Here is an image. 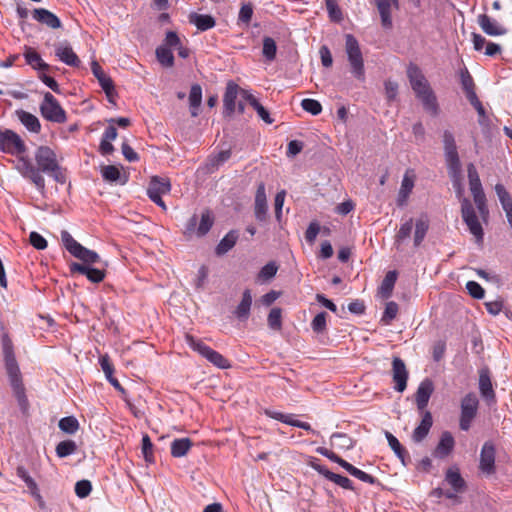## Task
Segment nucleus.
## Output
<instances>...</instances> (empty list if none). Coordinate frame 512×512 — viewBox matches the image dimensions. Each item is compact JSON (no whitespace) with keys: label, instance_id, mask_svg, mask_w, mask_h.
Masks as SVG:
<instances>
[{"label":"nucleus","instance_id":"7ed1b4c3","mask_svg":"<svg viewBox=\"0 0 512 512\" xmlns=\"http://www.w3.org/2000/svg\"><path fill=\"white\" fill-rule=\"evenodd\" d=\"M61 240L63 242V245L69 251L70 254L80 259L88 266L100 262V257L95 251L89 250L86 247L82 246L71 236V234L68 231L63 230L61 232Z\"/></svg>","mask_w":512,"mask_h":512},{"label":"nucleus","instance_id":"6e6552de","mask_svg":"<svg viewBox=\"0 0 512 512\" xmlns=\"http://www.w3.org/2000/svg\"><path fill=\"white\" fill-rule=\"evenodd\" d=\"M171 190L170 181L166 178H160L157 176L152 177L147 188V194L151 201L156 205L166 210V205L162 200V195L168 194Z\"/></svg>","mask_w":512,"mask_h":512},{"label":"nucleus","instance_id":"6ab92c4d","mask_svg":"<svg viewBox=\"0 0 512 512\" xmlns=\"http://www.w3.org/2000/svg\"><path fill=\"white\" fill-rule=\"evenodd\" d=\"M313 468L319 474L323 475L326 479L334 482L338 486H340V487H342L344 489H348V490H353L354 489L353 483H352V481L349 478H347L345 476H342V475H339V474H336L334 472H331L328 468H326L323 465H314Z\"/></svg>","mask_w":512,"mask_h":512},{"label":"nucleus","instance_id":"423d86ee","mask_svg":"<svg viewBox=\"0 0 512 512\" xmlns=\"http://www.w3.org/2000/svg\"><path fill=\"white\" fill-rule=\"evenodd\" d=\"M443 148L445 160L449 171L456 174L461 169L455 138L452 132L445 130L443 133Z\"/></svg>","mask_w":512,"mask_h":512},{"label":"nucleus","instance_id":"a878e982","mask_svg":"<svg viewBox=\"0 0 512 512\" xmlns=\"http://www.w3.org/2000/svg\"><path fill=\"white\" fill-rule=\"evenodd\" d=\"M445 481L456 493H463L466 490V482L458 468H449L445 474Z\"/></svg>","mask_w":512,"mask_h":512},{"label":"nucleus","instance_id":"3c124183","mask_svg":"<svg viewBox=\"0 0 512 512\" xmlns=\"http://www.w3.org/2000/svg\"><path fill=\"white\" fill-rule=\"evenodd\" d=\"M468 179L471 193L483 191L478 172L473 164L468 165Z\"/></svg>","mask_w":512,"mask_h":512},{"label":"nucleus","instance_id":"7c9ffc66","mask_svg":"<svg viewBox=\"0 0 512 512\" xmlns=\"http://www.w3.org/2000/svg\"><path fill=\"white\" fill-rule=\"evenodd\" d=\"M202 103V88L199 84H193L189 93V105L192 117L199 115V107Z\"/></svg>","mask_w":512,"mask_h":512},{"label":"nucleus","instance_id":"de8ad7c7","mask_svg":"<svg viewBox=\"0 0 512 512\" xmlns=\"http://www.w3.org/2000/svg\"><path fill=\"white\" fill-rule=\"evenodd\" d=\"M277 46L276 42L271 37H264L262 54L267 61H273L276 58Z\"/></svg>","mask_w":512,"mask_h":512},{"label":"nucleus","instance_id":"ddd939ff","mask_svg":"<svg viewBox=\"0 0 512 512\" xmlns=\"http://www.w3.org/2000/svg\"><path fill=\"white\" fill-rule=\"evenodd\" d=\"M91 70L93 75L99 82V85L104 90L109 101L112 102V99L115 94L114 84L112 79L103 71L102 67L99 65L97 61H93L91 63Z\"/></svg>","mask_w":512,"mask_h":512},{"label":"nucleus","instance_id":"e2e57ef3","mask_svg":"<svg viewBox=\"0 0 512 512\" xmlns=\"http://www.w3.org/2000/svg\"><path fill=\"white\" fill-rule=\"evenodd\" d=\"M92 490V484L89 480H80L75 484V493L79 498L87 497Z\"/></svg>","mask_w":512,"mask_h":512},{"label":"nucleus","instance_id":"a18cd8bd","mask_svg":"<svg viewBox=\"0 0 512 512\" xmlns=\"http://www.w3.org/2000/svg\"><path fill=\"white\" fill-rule=\"evenodd\" d=\"M413 225L412 218H409L401 224L397 234L395 235V243L397 245H400L411 236Z\"/></svg>","mask_w":512,"mask_h":512},{"label":"nucleus","instance_id":"13d9d810","mask_svg":"<svg viewBox=\"0 0 512 512\" xmlns=\"http://www.w3.org/2000/svg\"><path fill=\"white\" fill-rule=\"evenodd\" d=\"M153 443L151 442L150 437L145 434L142 437V453L144 459L148 463L154 462V454H153Z\"/></svg>","mask_w":512,"mask_h":512},{"label":"nucleus","instance_id":"4c0bfd02","mask_svg":"<svg viewBox=\"0 0 512 512\" xmlns=\"http://www.w3.org/2000/svg\"><path fill=\"white\" fill-rule=\"evenodd\" d=\"M429 229V221L427 217L422 216L415 222V232H414V246L418 247L423 242L427 231Z\"/></svg>","mask_w":512,"mask_h":512},{"label":"nucleus","instance_id":"cd10ccee","mask_svg":"<svg viewBox=\"0 0 512 512\" xmlns=\"http://www.w3.org/2000/svg\"><path fill=\"white\" fill-rule=\"evenodd\" d=\"M238 232L235 230L229 231L218 243L215 248V253L218 256H222L230 251L238 240Z\"/></svg>","mask_w":512,"mask_h":512},{"label":"nucleus","instance_id":"8fccbe9b","mask_svg":"<svg viewBox=\"0 0 512 512\" xmlns=\"http://www.w3.org/2000/svg\"><path fill=\"white\" fill-rule=\"evenodd\" d=\"M205 358L220 369H226L230 367L229 361L212 348H210L209 352L205 355Z\"/></svg>","mask_w":512,"mask_h":512},{"label":"nucleus","instance_id":"6e6d98bb","mask_svg":"<svg viewBox=\"0 0 512 512\" xmlns=\"http://www.w3.org/2000/svg\"><path fill=\"white\" fill-rule=\"evenodd\" d=\"M186 343L194 350L197 351L200 355L205 357V355L209 352L210 347L204 344L202 341L196 339L192 335H186L185 337Z\"/></svg>","mask_w":512,"mask_h":512},{"label":"nucleus","instance_id":"4d7b16f0","mask_svg":"<svg viewBox=\"0 0 512 512\" xmlns=\"http://www.w3.org/2000/svg\"><path fill=\"white\" fill-rule=\"evenodd\" d=\"M281 314H282V311L280 308L275 307L270 310L267 321H268V325L271 329L277 330V331L281 329V327H282V320H281L282 315Z\"/></svg>","mask_w":512,"mask_h":512},{"label":"nucleus","instance_id":"680f3d73","mask_svg":"<svg viewBox=\"0 0 512 512\" xmlns=\"http://www.w3.org/2000/svg\"><path fill=\"white\" fill-rule=\"evenodd\" d=\"M326 312L318 313L311 322L312 330L316 333H322L326 329Z\"/></svg>","mask_w":512,"mask_h":512},{"label":"nucleus","instance_id":"79ce46f5","mask_svg":"<svg viewBox=\"0 0 512 512\" xmlns=\"http://www.w3.org/2000/svg\"><path fill=\"white\" fill-rule=\"evenodd\" d=\"M58 426L64 433L73 435L79 429V422L74 416H66L59 420Z\"/></svg>","mask_w":512,"mask_h":512},{"label":"nucleus","instance_id":"37998d69","mask_svg":"<svg viewBox=\"0 0 512 512\" xmlns=\"http://www.w3.org/2000/svg\"><path fill=\"white\" fill-rule=\"evenodd\" d=\"M385 437L388 441V444L390 448L393 450V452L396 454V456L402 461L404 464L405 456L407 455L406 450L404 447L400 444L399 440L390 432H385Z\"/></svg>","mask_w":512,"mask_h":512},{"label":"nucleus","instance_id":"a211bd4d","mask_svg":"<svg viewBox=\"0 0 512 512\" xmlns=\"http://www.w3.org/2000/svg\"><path fill=\"white\" fill-rule=\"evenodd\" d=\"M478 24L483 32L489 36H500L507 32L505 27H503L496 20H493L486 14H481L478 16Z\"/></svg>","mask_w":512,"mask_h":512},{"label":"nucleus","instance_id":"58836bf2","mask_svg":"<svg viewBox=\"0 0 512 512\" xmlns=\"http://www.w3.org/2000/svg\"><path fill=\"white\" fill-rule=\"evenodd\" d=\"M165 42L170 47L176 49L181 58H187L189 56V49L181 44L180 38L174 31H168L166 33Z\"/></svg>","mask_w":512,"mask_h":512},{"label":"nucleus","instance_id":"338daca9","mask_svg":"<svg viewBox=\"0 0 512 512\" xmlns=\"http://www.w3.org/2000/svg\"><path fill=\"white\" fill-rule=\"evenodd\" d=\"M384 87L388 102L394 101L398 94V84L395 81L387 80L384 83Z\"/></svg>","mask_w":512,"mask_h":512},{"label":"nucleus","instance_id":"c756f323","mask_svg":"<svg viewBox=\"0 0 512 512\" xmlns=\"http://www.w3.org/2000/svg\"><path fill=\"white\" fill-rule=\"evenodd\" d=\"M189 21L200 31L209 30L216 24L215 19L211 15L207 14L191 13L189 15Z\"/></svg>","mask_w":512,"mask_h":512},{"label":"nucleus","instance_id":"aec40b11","mask_svg":"<svg viewBox=\"0 0 512 512\" xmlns=\"http://www.w3.org/2000/svg\"><path fill=\"white\" fill-rule=\"evenodd\" d=\"M479 390L488 402H495V392L493 390L490 373L487 368L481 369L479 373Z\"/></svg>","mask_w":512,"mask_h":512},{"label":"nucleus","instance_id":"052dcab7","mask_svg":"<svg viewBox=\"0 0 512 512\" xmlns=\"http://www.w3.org/2000/svg\"><path fill=\"white\" fill-rule=\"evenodd\" d=\"M277 270H278V267L275 265V263H273V262L267 263L259 271L258 279L263 280V281L270 280L276 275Z\"/></svg>","mask_w":512,"mask_h":512},{"label":"nucleus","instance_id":"dca6fc26","mask_svg":"<svg viewBox=\"0 0 512 512\" xmlns=\"http://www.w3.org/2000/svg\"><path fill=\"white\" fill-rule=\"evenodd\" d=\"M55 55L68 66L78 67L80 65V59L67 42L56 45Z\"/></svg>","mask_w":512,"mask_h":512},{"label":"nucleus","instance_id":"a19ab883","mask_svg":"<svg viewBox=\"0 0 512 512\" xmlns=\"http://www.w3.org/2000/svg\"><path fill=\"white\" fill-rule=\"evenodd\" d=\"M27 64L37 70H47L49 65L45 63L41 56L34 50L28 49L24 54Z\"/></svg>","mask_w":512,"mask_h":512},{"label":"nucleus","instance_id":"39448f33","mask_svg":"<svg viewBox=\"0 0 512 512\" xmlns=\"http://www.w3.org/2000/svg\"><path fill=\"white\" fill-rule=\"evenodd\" d=\"M41 115L48 121L55 123H64L66 121V113L60 106L57 99L49 92L44 94L43 102L40 105Z\"/></svg>","mask_w":512,"mask_h":512},{"label":"nucleus","instance_id":"ea45409f","mask_svg":"<svg viewBox=\"0 0 512 512\" xmlns=\"http://www.w3.org/2000/svg\"><path fill=\"white\" fill-rule=\"evenodd\" d=\"M101 174L104 180L108 182H118L120 184H125L127 181L126 177H122L119 168L114 165L103 166L101 169Z\"/></svg>","mask_w":512,"mask_h":512},{"label":"nucleus","instance_id":"412c9836","mask_svg":"<svg viewBox=\"0 0 512 512\" xmlns=\"http://www.w3.org/2000/svg\"><path fill=\"white\" fill-rule=\"evenodd\" d=\"M433 425L432 414L429 411H425L422 416L420 424L414 429L412 439L416 443L423 441L428 435Z\"/></svg>","mask_w":512,"mask_h":512},{"label":"nucleus","instance_id":"774afa93","mask_svg":"<svg viewBox=\"0 0 512 512\" xmlns=\"http://www.w3.org/2000/svg\"><path fill=\"white\" fill-rule=\"evenodd\" d=\"M320 229H321V227H320L319 223L316 222V221H312L309 224V226H308V228H307V230L305 232V239H306V241L308 243H310V244L314 243L317 235L320 232Z\"/></svg>","mask_w":512,"mask_h":512},{"label":"nucleus","instance_id":"4be33fe9","mask_svg":"<svg viewBox=\"0 0 512 512\" xmlns=\"http://www.w3.org/2000/svg\"><path fill=\"white\" fill-rule=\"evenodd\" d=\"M398 3L399 0H375L384 28H390L392 26L391 5L398 7Z\"/></svg>","mask_w":512,"mask_h":512},{"label":"nucleus","instance_id":"b1692460","mask_svg":"<svg viewBox=\"0 0 512 512\" xmlns=\"http://www.w3.org/2000/svg\"><path fill=\"white\" fill-rule=\"evenodd\" d=\"M454 444L455 441L452 434L448 431L443 432L439 443L434 450V456L438 458H445L452 452Z\"/></svg>","mask_w":512,"mask_h":512},{"label":"nucleus","instance_id":"473e14b6","mask_svg":"<svg viewBox=\"0 0 512 512\" xmlns=\"http://www.w3.org/2000/svg\"><path fill=\"white\" fill-rule=\"evenodd\" d=\"M397 280V272L389 271L381 282L378 289L379 294L382 298L387 299L391 296L393 288Z\"/></svg>","mask_w":512,"mask_h":512},{"label":"nucleus","instance_id":"f03ea898","mask_svg":"<svg viewBox=\"0 0 512 512\" xmlns=\"http://www.w3.org/2000/svg\"><path fill=\"white\" fill-rule=\"evenodd\" d=\"M345 49L353 76L359 80H365V68L362 52L358 40L352 35L345 36Z\"/></svg>","mask_w":512,"mask_h":512},{"label":"nucleus","instance_id":"9b49d317","mask_svg":"<svg viewBox=\"0 0 512 512\" xmlns=\"http://www.w3.org/2000/svg\"><path fill=\"white\" fill-rule=\"evenodd\" d=\"M392 376L395 382V390L403 392L407 387L408 371L404 361L399 357H394L392 361Z\"/></svg>","mask_w":512,"mask_h":512},{"label":"nucleus","instance_id":"09e8293b","mask_svg":"<svg viewBox=\"0 0 512 512\" xmlns=\"http://www.w3.org/2000/svg\"><path fill=\"white\" fill-rule=\"evenodd\" d=\"M503 210L512 208V198L504 185L497 183L494 187Z\"/></svg>","mask_w":512,"mask_h":512},{"label":"nucleus","instance_id":"72a5a7b5","mask_svg":"<svg viewBox=\"0 0 512 512\" xmlns=\"http://www.w3.org/2000/svg\"><path fill=\"white\" fill-rule=\"evenodd\" d=\"M417 98L421 101L426 112H428L432 116L438 115L439 106L437 103V98L432 90L418 96Z\"/></svg>","mask_w":512,"mask_h":512},{"label":"nucleus","instance_id":"5fc2aeb1","mask_svg":"<svg viewBox=\"0 0 512 512\" xmlns=\"http://www.w3.org/2000/svg\"><path fill=\"white\" fill-rule=\"evenodd\" d=\"M398 313V304L394 301L386 303L384 313L381 318V322L384 325H389L394 320Z\"/></svg>","mask_w":512,"mask_h":512},{"label":"nucleus","instance_id":"603ef678","mask_svg":"<svg viewBox=\"0 0 512 512\" xmlns=\"http://www.w3.org/2000/svg\"><path fill=\"white\" fill-rule=\"evenodd\" d=\"M325 4L330 20L337 23L341 22L343 14L338 6L337 0H325Z\"/></svg>","mask_w":512,"mask_h":512},{"label":"nucleus","instance_id":"5701e85b","mask_svg":"<svg viewBox=\"0 0 512 512\" xmlns=\"http://www.w3.org/2000/svg\"><path fill=\"white\" fill-rule=\"evenodd\" d=\"M33 18L52 29H58L61 27L60 19L55 14L44 8L34 9Z\"/></svg>","mask_w":512,"mask_h":512},{"label":"nucleus","instance_id":"1a4fd4ad","mask_svg":"<svg viewBox=\"0 0 512 512\" xmlns=\"http://www.w3.org/2000/svg\"><path fill=\"white\" fill-rule=\"evenodd\" d=\"M478 409V399L475 394H467L461 401V417L460 429L463 431L469 430L471 422L476 416Z\"/></svg>","mask_w":512,"mask_h":512},{"label":"nucleus","instance_id":"20e7f679","mask_svg":"<svg viewBox=\"0 0 512 512\" xmlns=\"http://www.w3.org/2000/svg\"><path fill=\"white\" fill-rule=\"evenodd\" d=\"M461 216L476 241L482 242L484 236L482 225L478 220L472 203L467 198H463L461 201Z\"/></svg>","mask_w":512,"mask_h":512},{"label":"nucleus","instance_id":"864d4df0","mask_svg":"<svg viewBox=\"0 0 512 512\" xmlns=\"http://www.w3.org/2000/svg\"><path fill=\"white\" fill-rule=\"evenodd\" d=\"M407 76L411 87L427 80L423 75L422 71L420 70V68L415 64H410L408 66Z\"/></svg>","mask_w":512,"mask_h":512},{"label":"nucleus","instance_id":"4468645a","mask_svg":"<svg viewBox=\"0 0 512 512\" xmlns=\"http://www.w3.org/2000/svg\"><path fill=\"white\" fill-rule=\"evenodd\" d=\"M240 91L239 86L233 81H229L226 85L225 93L223 96V115L230 117L236 110V99Z\"/></svg>","mask_w":512,"mask_h":512},{"label":"nucleus","instance_id":"bf43d9fd","mask_svg":"<svg viewBox=\"0 0 512 512\" xmlns=\"http://www.w3.org/2000/svg\"><path fill=\"white\" fill-rule=\"evenodd\" d=\"M301 107L308 113L312 115H318L322 112V106L319 101L315 99L306 98L301 102Z\"/></svg>","mask_w":512,"mask_h":512},{"label":"nucleus","instance_id":"f3484780","mask_svg":"<svg viewBox=\"0 0 512 512\" xmlns=\"http://www.w3.org/2000/svg\"><path fill=\"white\" fill-rule=\"evenodd\" d=\"M434 391L433 383L430 379L423 380L416 391L415 400L419 411H423L429 402Z\"/></svg>","mask_w":512,"mask_h":512},{"label":"nucleus","instance_id":"f257e3e1","mask_svg":"<svg viewBox=\"0 0 512 512\" xmlns=\"http://www.w3.org/2000/svg\"><path fill=\"white\" fill-rule=\"evenodd\" d=\"M1 347L3 360L9 382L22 411L28 407V399L25 394V387L22 380V374L16 360L14 345L12 339L6 331L1 335Z\"/></svg>","mask_w":512,"mask_h":512},{"label":"nucleus","instance_id":"2eb2a0df","mask_svg":"<svg viewBox=\"0 0 512 512\" xmlns=\"http://www.w3.org/2000/svg\"><path fill=\"white\" fill-rule=\"evenodd\" d=\"M42 173L43 171L34 166L31 162H23V176L31 180L41 194L45 192V179Z\"/></svg>","mask_w":512,"mask_h":512},{"label":"nucleus","instance_id":"2f4dec72","mask_svg":"<svg viewBox=\"0 0 512 512\" xmlns=\"http://www.w3.org/2000/svg\"><path fill=\"white\" fill-rule=\"evenodd\" d=\"M172 47L166 44L164 41L163 45L156 48L155 54L158 62L164 67H172L174 65V56L171 50Z\"/></svg>","mask_w":512,"mask_h":512},{"label":"nucleus","instance_id":"0e129e2a","mask_svg":"<svg viewBox=\"0 0 512 512\" xmlns=\"http://www.w3.org/2000/svg\"><path fill=\"white\" fill-rule=\"evenodd\" d=\"M466 289L468 293L475 299H482L484 298L485 291L482 288V286L475 282V281H468L466 283Z\"/></svg>","mask_w":512,"mask_h":512},{"label":"nucleus","instance_id":"9d476101","mask_svg":"<svg viewBox=\"0 0 512 512\" xmlns=\"http://www.w3.org/2000/svg\"><path fill=\"white\" fill-rule=\"evenodd\" d=\"M35 161L37 163V168L46 174L57 168L58 165L55 152L48 146H40L37 148L35 152Z\"/></svg>","mask_w":512,"mask_h":512},{"label":"nucleus","instance_id":"393cba45","mask_svg":"<svg viewBox=\"0 0 512 512\" xmlns=\"http://www.w3.org/2000/svg\"><path fill=\"white\" fill-rule=\"evenodd\" d=\"M267 213V201L265 193V185L261 183L256 191L255 195V217L259 221H263L266 218Z\"/></svg>","mask_w":512,"mask_h":512},{"label":"nucleus","instance_id":"c03bdc74","mask_svg":"<svg viewBox=\"0 0 512 512\" xmlns=\"http://www.w3.org/2000/svg\"><path fill=\"white\" fill-rule=\"evenodd\" d=\"M214 222V218L209 210H206L201 215L200 223L196 229V234L199 237L206 235L211 229Z\"/></svg>","mask_w":512,"mask_h":512},{"label":"nucleus","instance_id":"f8f14e48","mask_svg":"<svg viewBox=\"0 0 512 512\" xmlns=\"http://www.w3.org/2000/svg\"><path fill=\"white\" fill-rule=\"evenodd\" d=\"M495 447L491 442H485L480 453V470L488 475L495 472Z\"/></svg>","mask_w":512,"mask_h":512},{"label":"nucleus","instance_id":"c9c22d12","mask_svg":"<svg viewBox=\"0 0 512 512\" xmlns=\"http://www.w3.org/2000/svg\"><path fill=\"white\" fill-rule=\"evenodd\" d=\"M193 443L189 438H178L171 443V455L175 458L183 457L192 447Z\"/></svg>","mask_w":512,"mask_h":512},{"label":"nucleus","instance_id":"f704fd0d","mask_svg":"<svg viewBox=\"0 0 512 512\" xmlns=\"http://www.w3.org/2000/svg\"><path fill=\"white\" fill-rule=\"evenodd\" d=\"M414 187V178L409 176L408 172L404 175L401 187L398 193L397 204L403 206L406 204L407 198Z\"/></svg>","mask_w":512,"mask_h":512},{"label":"nucleus","instance_id":"e433bc0d","mask_svg":"<svg viewBox=\"0 0 512 512\" xmlns=\"http://www.w3.org/2000/svg\"><path fill=\"white\" fill-rule=\"evenodd\" d=\"M331 443L339 450H349L355 446V440L345 433L336 432L331 435Z\"/></svg>","mask_w":512,"mask_h":512},{"label":"nucleus","instance_id":"c85d7f7f","mask_svg":"<svg viewBox=\"0 0 512 512\" xmlns=\"http://www.w3.org/2000/svg\"><path fill=\"white\" fill-rule=\"evenodd\" d=\"M16 115L19 121L33 133H39L41 130V124L38 118L30 112L24 110H17Z\"/></svg>","mask_w":512,"mask_h":512},{"label":"nucleus","instance_id":"0eeeda50","mask_svg":"<svg viewBox=\"0 0 512 512\" xmlns=\"http://www.w3.org/2000/svg\"><path fill=\"white\" fill-rule=\"evenodd\" d=\"M0 151L11 155H20L25 153L26 146L21 137L14 131L0 129Z\"/></svg>","mask_w":512,"mask_h":512},{"label":"nucleus","instance_id":"bb28decb","mask_svg":"<svg viewBox=\"0 0 512 512\" xmlns=\"http://www.w3.org/2000/svg\"><path fill=\"white\" fill-rule=\"evenodd\" d=\"M252 305V295L249 289L244 290L242 299L238 306L236 307L234 314L235 316L241 320L245 321L249 318L250 309Z\"/></svg>","mask_w":512,"mask_h":512},{"label":"nucleus","instance_id":"69168bd1","mask_svg":"<svg viewBox=\"0 0 512 512\" xmlns=\"http://www.w3.org/2000/svg\"><path fill=\"white\" fill-rule=\"evenodd\" d=\"M460 80L464 92L475 89L474 80L467 69L461 70Z\"/></svg>","mask_w":512,"mask_h":512},{"label":"nucleus","instance_id":"49530a36","mask_svg":"<svg viewBox=\"0 0 512 512\" xmlns=\"http://www.w3.org/2000/svg\"><path fill=\"white\" fill-rule=\"evenodd\" d=\"M77 450V445L73 440H64L57 444L56 454L60 458L67 457Z\"/></svg>","mask_w":512,"mask_h":512}]
</instances>
